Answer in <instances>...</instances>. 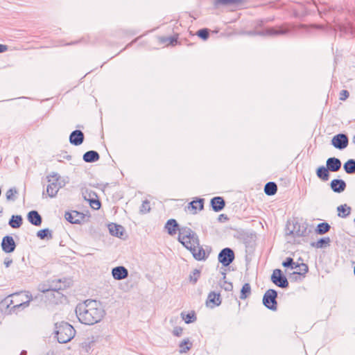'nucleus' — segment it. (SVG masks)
Masks as SVG:
<instances>
[{
  "instance_id": "f257e3e1",
  "label": "nucleus",
  "mask_w": 355,
  "mask_h": 355,
  "mask_svg": "<svg viewBox=\"0 0 355 355\" xmlns=\"http://www.w3.org/2000/svg\"><path fill=\"white\" fill-rule=\"evenodd\" d=\"M75 312L79 322L86 325L99 322L105 314L101 302L90 299L78 304Z\"/></svg>"
},
{
  "instance_id": "f03ea898",
  "label": "nucleus",
  "mask_w": 355,
  "mask_h": 355,
  "mask_svg": "<svg viewBox=\"0 0 355 355\" xmlns=\"http://www.w3.org/2000/svg\"><path fill=\"white\" fill-rule=\"evenodd\" d=\"M293 30L294 26L285 23L280 26L267 27L261 31H248L247 33L249 35L277 37L287 35Z\"/></svg>"
},
{
  "instance_id": "7ed1b4c3",
  "label": "nucleus",
  "mask_w": 355,
  "mask_h": 355,
  "mask_svg": "<svg viewBox=\"0 0 355 355\" xmlns=\"http://www.w3.org/2000/svg\"><path fill=\"white\" fill-rule=\"evenodd\" d=\"M164 229L170 236H174L178 232V241L188 238L193 234V231L189 227L180 226L178 221L174 218L168 219L164 225ZM193 239H195V236H193Z\"/></svg>"
},
{
  "instance_id": "20e7f679",
  "label": "nucleus",
  "mask_w": 355,
  "mask_h": 355,
  "mask_svg": "<svg viewBox=\"0 0 355 355\" xmlns=\"http://www.w3.org/2000/svg\"><path fill=\"white\" fill-rule=\"evenodd\" d=\"M55 337L60 343H67L73 338L76 330L69 323L61 322L55 324Z\"/></svg>"
},
{
  "instance_id": "39448f33",
  "label": "nucleus",
  "mask_w": 355,
  "mask_h": 355,
  "mask_svg": "<svg viewBox=\"0 0 355 355\" xmlns=\"http://www.w3.org/2000/svg\"><path fill=\"white\" fill-rule=\"evenodd\" d=\"M277 291L270 288L266 291L263 296V304L269 310L275 311L277 310Z\"/></svg>"
},
{
  "instance_id": "423d86ee",
  "label": "nucleus",
  "mask_w": 355,
  "mask_h": 355,
  "mask_svg": "<svg viewBox=\"0 0 355 355\" xmlns=\"http://www.w3.org/2000/svg\"><path fill=\"white\" fill-rule=\"evenodd\" d=\"M60 178V175L55 172H52L51 174L47 175L46 179L49 184L47 186L46 192L49 197H55L59 189L61 188V186H58Z\"/></svg>"
},
{
  "instance_id": "0eeeda50",
  "label": "nucleus",
  "mask_w": 355,
  "mask_h": 355,
  "mask_svg": "<svg viewBox=\"0 0 355 355\" xmlns=\"http://www.w3.org/2000/svg\"><path fill=\"white\" fill-rule=\"evenodd\" d=\"M234 252L230 248H225L222 249L218 255V262L224 267L229 266L234 261Z\"/></svg>"
},
{
  "instance_id": "6e6552de",
  "label": "nucleus",
  "mask_w": 355,
  "mask_h": 355,
  "mask_svg": "<svg viewBox=\"0 0 355 355\" xmlns=\"http://www.w3.org/2000/svg\"><path fill=\"white\" fill-rule=\"evenodd\" d=\"M271 282L277 286L282 288H286L289 286L287 277L281 269H275L270 277Z\"/></svg>"
},
{
  "instance_id": "1a4fd4ad",
  "label": "nucleus",
  "mask_w": 355,
  "mask_h": 355,
  "mask_svg": "<svg viewBox=\"0 0 355 355\" xmlns=\"http://www.w3.org/2000/svg\"><path fill=\"white\" fill-rule=\"evenodd\" d=\"M82 195L84 200L89 203L92 209L97 210L101 208V202L95 191L86 189L82 191Z\"/></svg>"
},
{
  "instance_id": "9d476101",
  "label": "nucleus",
  "mask_w": 355,
  "mask_h": 355,
  "mask_svg": "<svg viewBox=\"0 0 355 355\" xmlns=\"http://www.w3.org/2000/svg\"><path fill=\"white\" fill-rule=\"evenodd\" d=\"M331 144L335 148L343 150L345 149L349 144L348 136L345 133L336 134L331 138Z\"/></svg>"
},
{
  "instance_id": "9b49d317",
  "label": "nucleus",
  "mask_w": 355,
  "mask_h": 355,
  "mask_svg": "<svg viewBox=\"0 0 355 355\" xmlns=\"http://www.w3.org/2000/svg\"><path fill=\"white\" fill-rule=\"evenodd\" d=\"M193 234H195V239H193V235L191 236H188V238H184V239L180 241L179 242L186 248L187 249L193 256V254L196 253L197 245H199V237L198 234L193 231Z\"/></svg>"
},
{
  "instance_id": "f8f14e48",
  "label": "nucleus",
  "mask_w": 355,
  "mask_h": 355,
  "mask_svg": "<svg viewBox=\"0 0 355 355\" xmlns=\"http://www.w3.org/2000/svg\"><path fill=\"white\" fill-rule=\"evenodd\" d=\"M1 246L5 253H12L15 250L16 243L12 236L6 235L3 237Z\"/></svg>"
},
{
  "instance_id": "ddd939ff",
  "label": "nucleus",
  "mask_w": 355,
  "mask_h": 355,
  "mask_svg": "<svg viewBox=\"0 0 355 355\" xmlns=\"http://www.w3.org/2000/svg\"><path fill=\"white\" fill-rule=\"evenodd\" d=\"M64 218L71 224H80L85 218V215L78 211H68L64 214Z\"/></svg>"
},
{
  "instance_id": "4468645a",
  "label": "nucleus",
  "mask_w": 355,
  "mask_h": 355,
  "mask_svg": "<svg viewBox=\"0 0 355 355\" xmlns=\"http://www.w3.org/2000/svg\"><path fill=\"white\" fill-rule=\"evenodd\" d=\"M85 140V135L80 130H75L71 132L69 137V143L73 146H80Z\"/></svg>"
},
{
  "instance_id": "2eb2a0df",
  "label": "nucleus",
  "mask_w": 355,
  "mask_h": 355,
  "mask_svg": "<svg viewBox=\"0 0 355 355\" xmlns=\"http://www.w3.org/2000/svg\"><path fill=\"white\" fill-rule=\"evenodd\" d=\"M310 231H308L306 223H295L293 224V228L290 231L289 234L295 236H306Z\"/></svg>"
},
{
  "instance_id": "dca6fc26",
  "label": "nucleus",
  "mask_w": 355,
  "mask_h": 355,
  "mask_svg": "<svg viewBox=\"0 0 355 355\" xmlns=\"http://www.w3.org/2000/svg\"><path fill=\"white\" fill-rule=\"evenodd\" d=\"M221 304V297L219 293L211 291L206 300L207 306L213 309L215 306H218Z\"/></svg>"
},
{
  "instance_id": "f3484780",
  "label": "nucleus",
  "mask_w": 355,
  "mask_h": 355,
  "mask_svg": "<svg viewBox=\"0 0 355 355\" xmlns=\"http://www.w3.org/2000/svg\"><path fill=\"white\" fill-rule=\"evenodd\" d=\"M112 275L115 280H122L128 277V270L123 266H119L112 269Z\"/></svg>"
},
{
  "instance_id": "a211bd4d",
  "label": "nucleus",
  "mask_w": 355,
  "mask_h": 355,
  "mask_svg": "<svg viewBox=\"0 0 355 355\" xmlns=\"http://www.w3.org/2000/svg\"><path fill=\"white\" fill-rule=\"evenodd\" d=\"M210 206L215 212H220L225 207V200L221 196H215L210 200Z\"/></svg>"
},
{
  "instance_id": "6ab92c4d",
  "label": "nucleus",
  "mask_w": 355,
  "mask_h": 355,
  "mask_svg": "<svg viewBox=\"0 0 355 355\" xmlns=\"http://www.w3.org/2000/svg\"><path fill=\"white\" fill-rule=\"evenodd\" d=\"M335 30L338 31L345 34H355V25L351 22H347L345 24H336L335 26Z\"/></svg>"
},
{
  "instance_id": "aec40b11",
  "label": "nucleus",
  "mask_w": 355,
  "mask_h": 355,
  "mask_svg": "<svg viewBox=\"0 0 355 355\" xmlns=\"http://www.w3.org/2000/svg\"><path fill=\"white\" fill-rule=\"evenodd\" d=\"M347 184L345 180L342 179H334L330 182L331 189L337 193L343 192L346 189Z\"/></svg>"
},
{
  "instance_id": "412c9836",
  "label": "nucleus",
  "mask_w": 355,
  "mask_h": 355,
  "mask_svg": "<svg viewBox=\"0 0 355 355\" xmlns=\"http://www.w3.org/2000/svg\"><path fill=\"white\" fill-rule=\"evenodd\" d=\"M326 166L331 172H337L340 169L342 162L338 158L332 157L327 159Z\"/></svg>"
},
{
  "instance_id": "4be33fe9",
  "label": "nucleus",
  "mask_w": 355,
  "mask_h": 355,
  "mask_svg": "<svg viewBox=\"0 0 355 355\" xmlns=\"http://www.w3.org/2000/svg\"><path fill=\"white\" fill-rule=\"evenodd\" d=\"M27 220L35 226H40L42 223V218L36 210H31L27 214Z\"/></svg>"
},
{
  "instance_id": "5701e85b",
  "label": "nucleus",
  "mask_w": 355,
  "mask_h": 355,
  "mask_svg": "<svg viewBox=\"0 0 355 355\" xmlns=\"http://www.w3.org/2000/svg\"><path fill=\"white\" fill-rule=\"evenodd\" d=\"M198 250L196 253L193 254V258L197 261H205L209 254V252L207 253L206 251L211 250V248L209 246H206V249H204L202 245L199 243V245H197Z\"/></svg>"
},
{
  "instance_id": "b1692460",
  "label": "nucleus",
  "mask_w": 355,
  "mask_h": 355,
  "mask_svg": "<svg viewBox=\"0 0 355 355\" xmlns=\"http://www.w3.org/2000/svg\"><path fill=\"white\" fill-rule=\"evenodd\" d=\"M109 232L112 236L121 238L124 233V227L116 223H112L108 225Z\"/></svg>"
},
{
  "instance_id": "393cba45",
  "label": "nucleus",
  "mask_w": 355,
  "mask_h": 355,
  "mask_svg": "<svg viewBox=\"0 0 355 355\" xmlns=\"http://www.w3.org/2000/svg\"><path fill=\"white\" fill-rule=\"evenodd\" d=\"M99 159V153L94 150L87 151L83 156V159L86 163H94L98 161Z\"/></svg>"
},
{
  "instance_id": "a878e982",
  "label": "nucleus",
  "mask_w": 355,
  "mask_h": 355,
  "mask_svg": "<svg viewBox=\"0 0 355 355\" xmlns=\"http://www.w3.org/2000/svg\"><path fill=\"white\" fill-rule=\"evenodd\" d=\"M198 205V210L201 211L204 209L205 199L202 198H196L192 201L188 203V209L193 210V214L197 213V206Z\"/></svg>"
},
{
  "instance_id": "bb28decb",
  "label": "nucleus",
  "mask_w": 355,
  "mask_h": 355,
  "mask_svg": "<svg viewBox=\"0 0 355 355\" xmlns=\"http://www.w3.org/2000/svg\"><path fill=\"white\" fill-rule=\"evenodd\" d=\"M329 171H330L328 169L327 166H320L316 169V175L321 180L326 182V181L329 180V176H330Z\"/></svg>"
},
{
  "instance_id": "cd10ccee",
  "label": "nucleus",
  "mask_w": 355,
  "mask_h": 355,
  "mask_svg": "<svg viewBox=\"0 0 355 355\" xmlns=\"http://www.w3.org/2000/svg\"><path fill=\"white\" fill-rule=\"evenodd\" d=\"M23 224V218L21 215H12L8 220V225L12 228H19Z\"/></svg>"
},
{
  "instance_id": "c85d7f7f",
  "label": "nucleus",
  "mask_w": 355,
  "mask_h": 355,
  "mask_svg": "<svg viewBox=\"0 0 355 355\" xmlns=\"http://www.w3.org/2000/svg\"><path fill=\"white\" fill-rule=\"evenodd\" d=\"M331 239L329 236L319 239L315 242H312L311 245L316 248H324L330 245Z\"/></svg>"
},
{
  "instance_id": "c756f323",
  "label": "nucleus",
  "mask_w": 355,
  "mask_h": 355,
  "mask_svg": "<svg viewBox=\"0 0 355 355\" xmlns=\"http://www.w3.org/2000/svg\"><path fill=\"white\" fill-rule=\"evenodd\" d=\"M277 191V186L275 182H268L264 186V193L269 196H274Z\"/></svg>"
},
{
  "instance_id": "7c9ffc66",
  "label": "nucleus",
  "mask_w": 355,
  "mask_h": 355,
  "mask_svg": "<svg viewBox=\"0 0 355 355\" xmlns=\"http://www.w3.org/2000/svg\"><path fill=\"white\" fill-rule=\"evenodd\" d=\"M331 229V225L327 222L320 223L317 225L315 232L317 234L322 235L328 232Z\"/></svg>"
},
{
  "instance_id": "2f4dec72",
  "label": "nucleus",
  "mask_w": 355,
  "mask_h": 355,
  "mask_svg": "<svg viewBox=\"0 0 355 355\" xmlns=\"http://www.w3.org/2000/svg\"><path fill=\"white\" fill-rule=\"evenodd\" d=\"M282 265L285 268L293 270L297 268L298 266H300V263L294 261L292 257H288L282 261Z\"/></svg>"
},
{
  "instance_id": "473e14b6",
  "label": "nucleus",
  "mask_w": 355,
  "mask_h": 355,
  "mask_svg": "<svg viewBox=\"0 0 355 355\" xmlns=\"http://www.w3.org/2000/svg\"><path fill=\"white\" fill-rule=\"evenodd\" d=\"M351 207L346 204L341 205L337 207L338 216L340 218H347L351 213Z\"/></svg>"
},
{
  "instance_id": "72a5a7b5",
  "label": "nucleus",
  "mask_w": 355,
  "mask_h": 355,
  "mask_svg": "<svg viewBox=\"0 0 355 355\" xmlns=\"http://www.w3.org/2000/svg\"><path fill=\"white\" fill-rule=\"evenodd\" d=\"M343 169L346 173L352 175L355 173V159H349L343 164Z\"/></svg>"
},
{
  "instance_id": "f704fd0d",
  "label": "nucleus",
  "mask_w": 355,
  "mask_h": 355,
  "mask_svg": "<svg viewBox=\"0 0 355 355\" xmlns=\"http://www.w3.org/2000/svg\"><path fill=\"white\" fill-rule=\"evenodd\" d=\"M36 235L41 240H50L53 238L52 232L49 228L37 231Z\"/></svg>"
},
{
  "instance_id": "c9c22d12",
  "label": "nucleus",
  "mask_w": 355,
  "mask_h": 355,
  "mask_svg": "<svg viewBox=\"0 0 355 355\" xmlns=\"http://www.w3.org/2000/svg\"><path fill=\"white\" fill-rule=\"evenodd\" d=\"M193 344L189 340V338L184 339L182 342L179 344L180 350L179 352L180 354L187 353L190 349L192 347Z\"/></svg>"
},
{
  "instance_id": "e433bc0d",
  "label": "nucleus",
  "mask_w": 355,
  "mask_h": 355,
  "mask_svg": "<svg viewBox=\"0 0 355 355\" xmlns=\"http://www.w3.org/2000/svg\"><path fill=\"white\" fill-rule=\"evenodd\" d=\"M182 319L184 320L186 324H191L196 321L197 317L194 311L185 314L184 313H181Z\"/></svg>"
},
{
  "instance_id": "4c0bfd02",
  "label": "nucleus",
  "mask_w": 355,
  "mask_h": 355,
  "mask_svg": "<svg viewBox=\"0 0 355 355\" xmlns=\"http://www.w3.org/2000/svg\"><path fill=\"white\" fill-rule=\"evenodd\" d=\"M251 294V286L249 283H245L240 292V299L245 300Z\"/></svg>"
},
{
  "instance_id": "58836bf2",
  "label": "nucleus",
  "mask_w": 355,
  "mask_h": 355,
  "mask_svg": "<svg viewBox=\"0 0 355 355\" xmlns=\"http://www.w3.org/2000/svg\"><path fill=\"white\" fill-rule=\"evenodd\" d=\"M28 293H29L28 292L27 294L26 295V297L28 298L26 301H24L19 304L14 305L12 307L11 310H12L13 311H15L19 310L20 309H23L28 307L30 304L31 300H32V295L31 294L29 295Z\"/></svg>"
},
{
  "instance_id": "ea45409f",
  "label": "nucleus",
  "mask_w": 355,
  "mask_h": 355,
  "mask_svg": "<svg viewBox=\"0 0 355 355\" xmlns=\"http://www.w3.org/2000/svg\"><path fill=\"white\" fill-rule=\"evenodd\" d=\"M17 194H18V191L16 187L10 188L6 193L7 201L15 202L17 199Z\"/></svg>"
},
{
  "instance_id": "a19ab883",
  "label": "nucleus",
  "mask_w": 355,
  "mask_h": 355,
  "mask_svg": "<svg viewBox=\"0 0 355 355\" xmlns=\"http://www.w3.org/2000/svg\"><path fill=\"white\" fill-rule=\"evenodd\" d=\"M243 0H214V5L217 6H228L237 5L242 2Z\"/></svg>"
},
{
  "instance_id": "79ce46f5",
  "label": "nucleus",
  "mask_w": 355,
  "mask_h": 355,
  "mask_svg": "<svg viewBox=\"0 0 355 355\" xmlns=\"http://www.w3.org/2000/svg\"><path fill=\"white\" fill-rule=\"evenodd\" d=\"M196 35L200 39L205 41L209 37L210 31L207 28H200L197 31Z\"/></svg>"
},
{
  "instance_id": "37998d69",
  "label": "nucleus",
  "mask_w": 355,
  "mask_h": 355,
  "mask_svg": "<svg viewBox=\"0 0 355 355\" xmlns=\"http://www.w3.org/2000/svg\"><path fill=\"white\" fill-rule=\"evenodd\" d=\"M298 268H300V271H294L291 274V275L294 276V275H299L304 277L305 275L309 271V267H308L307 264L304 263H300V266H298Z\"/></svg>"
},
{
  "instance_id": "c03bdc74",
  "label": "nucleus",
  "mask_w": 355,
  "mask_h": 355,
  "mask_svg": "<svg viewBox=\"0 0 355 355\" xmlns=\"http://www.w3.org/2000/svg\"><path fill=\"white\" fill-rule=\"evenodd\" d=\"M201 271L200 269H194L189 275V281L193 284H196L200 276Z\"/></svg>"
},
{
  "instance_id": "a18cd8bd",
  "label": "nucleus",
  "mask_w": 355,
  "mask_h": 355,
  "mask_svg": "<svg viewBox=\"0 0 355 355\" xmlns=\"http://www.w3.org/2000/svg\"><path fill=\"white\" fill-rule=\"evenodd\" d=\"M150 210V202L148 200L143 201L141 206L140 207V212L142 214H146Z\"/></svg>"
},
{
  "instance_id": "49530a36",
  "label": "nucleus",
  "mask_w": 355,
  "mask_h": 355,
  "mask_svg": "<svg viewBox=\"0 0 355 355\" xmlns=\"http://www.w3.org/2000/svg\"><path fill=\"white\" fill-rule=\"evenodd\" d=\"M177 40H178V37L176 36L173 35V36H170L168 37H162L161 42L162 43H164V42L168 41L171 44L173 45L175 43L177 42Z\"/></svg>"
},
{
  "instance_id": "de8ad7c7",
  "label": "nucleus",
  "mask_w": 355,
  "mask_h": 355,
  "mask_svg": "<svg viewBox=\"0 0 355 355\" xmlns=\"http://www.w3.org/2000/svg\"><path fill=\"white\" fill-rule=\"evenodd\" d=\"M221 288H223L226 291H231L233 289V284L232 282H228L227 281L224 282L223 284L220 285Z\"/></svg>"
},
{
  "instance_id": "09e8293b",
  "label": "nucleus",
  "mask_w": 355,
  "mask_h": 355,
  "mask_svg": "<svg viewBox=\"0 0 355 355\" xmlns=\"http://www.w3.org/2000/svg\"><path fill=\"white\" fill-rule=\"evenodd\" d=\"M349 96V92L346 89H343L340 92L339 99L340 101H345Z\"/></svg>"
},
{
  "instance_id": "8fccbe9b",
  "label": "nucleus",
  "mask_w": 355,
  "mask_h": 355,
  "mask_svg": "<svg viewBox=\"0 0 355 355\" xmlns=\"http://www.w3.org/2000/svg\"><path fill=\"white\" fill-rule=\"evenodd\" d=\"M63 289H64V288L62 287V286H61V285H60V286H57V285H55L54 287H53V286H52L51 288H49V289L44 290V291H43V292H46V291H55V292H57L58 294H60L59 291H60V290H63Z\"/></svg>"
},
{
  "instance_id": "3c124183",
  "label": "nucleus",
  "mask_w": 355,
  "mask_h": 355,
  "mask_svg": "<svg viewBox=\"0 0 355 355\" xmlns=\"http://www.w3.org/2000/svg\"><path fill=\"white\" fill-rule=\"evenodd\" d=\"M182 331L183 329L182 327H176L173 329V334L174 336L179 337L182 335Z\"/></svg>"
},
{
  "instance_id": "603ef678",
  "label": "nucleus",
  "mask_w": 355,
  "mask_h": 355,
  "mask_svg": "<svg viewBox=\"0 0 355 355\" xmlns=\"http://www.w3.org/2000/svg\"><path fill=\"white\" fill-rule=\"evenodd\" d=\"M1 303L3 304V305H6L8 307H9V306L13 303V301L12 300H9V297H8L5 298Z\"/></svg>"
},
{
  "instance_id": "864d4df0",
  "label": "nucleus",
  "mask_w": 355,
  "mask_h": 355,
  "mask_svg": "<svg viewBox=\"0 0 355 355\" xmlns=\"http://www.w3.org/2000/svg\"><path fill=\"white\" fill-rule=\"evenodd\" d=\"M227 220H228L227 216L224 214H222L219 215V216H218V220L220 222H222L223 220L226 221Z\"/></svg>"
},
{
  "instance_id": "5fc2aeb1",
  "label": "nucleus",
  "mask_w": 355,
  "mask_h": 355,
  "mask_svg": "<svg viewBox=\"0 0 355 355\" xmlns=\"http://www.w3.org/2000/svg\"><path fill=\"white\" fill-rule=\"evenodd\" d=\"M12 263V260L10 259H8V258L5 259L4 262H3V263L6 268L9 267Z\"/></svg>"
},
{
  "instance_id": "6e6d98bb",
  "label": "nucleus",
  "mask_w": 355,
  "mask_h": 355,
  "mask_svg": "<svg viewBox=\"0 0 355 355\" xmlns=\"http://www.w3.org/2000/svg\"><path fill=\"white\" fill-rule=\"evenodd\" d=\"M8 50V46L6 44H0V53H3Z\"/></svg>"
},
{
  "instance_id": "4d7b16f0",
  "label": "nucleus",
  "mask_w": 355,
  "mask_h": 355,
  "mask_svg": "<svg viewBox=\"0 0 355 355\" xmlns=\"http://www.w3.org/2000/svg\"><path fill=\"white\" fill-rule=\"evenodd\" d=\"M62 157H63L64 159H67V160H71V158H72L71 155H67V154L64 155L62 156Z\"/></svg>"
},
{
  "instance_id": "13d9d810",
  "label": "nucleus",
  "mask_w": 355,
  "mask_h": 355,
  "mask_svg": "<svg viewBox=\"0 0 355 355\" xmlns=\"http://www.w3.org/2000/svg\"><path fill=\"white\" fill-rule=\"evenodd\" d=\"M64 184H65L64 182L60 179L59 184H58V186H61V188H62V187L64 186Z\"/></svg>"
},
{
  "instance_id": "bf43d9fd",
  "label": "nucleus",
  "mask_w": 355,
  "mask_h": 355,
  "mask_svg": "<svg viewBox=\"0 0 355 355\" xmlns=\"http://www.w3.org/2000/svg\"><path fill=\"white\" fill-rule=\"evenodd\" d=\"M222 275H223V279H226V273L225 271H223L221 272Z\"/></svg>"
},
{
  "instance_id": "052dcab7",
  "label": "nucleus",
  "mask_w": 355,
  "mask_h": 355,
  "mask_svg": "<svg viewBox=\"0 0 355 355\" xmlns=\"http://www.w3.org/2000/svg\"><path fill=\"white\" fill-rule=\"evenodd\" d=\"M225 281H226V279H223V278H222V279H221V280H220V285H221L222 284H223Z\"/></svg>"
},
{
  "instance_id": "680f3d73",
  "label": "nucleus",
  "mask_w": 355,
  "mask_h": 355,
  "mask_svg": "<svg viewBox=\"0 0 355 355\" xmlns=\"http://www.w3.org/2000/svg\"><path fill=\"white\" fill-rule=\"evenodd\" d=\"M17 295H19V293H14V294L10 295L9 297H12V296Z\"/></svg>"
},
{
  "instance_id": "e2e57ef3",
  "label": "nucleus",
  "mask_w": 355,
  "mask_h": 355,
  "mask_svg": "<svg viewBox=\"0 0 355 355\" xmlns=\"http://www.w3.org/2000/svg\"><path fill=\"white\" fill-rule=\"evenodd\" d=\"M3 212V208L0 207V214Z\"/></svg>"
},
{
  "instance_id": "0e129e2a",
  "label": "nucleus",
  "mask_w": 355,
  "mask_h": 355,
  "mask_svg": "<svg viewBox=\"0 0 355 355\" xmlns=\"http://www.w3.org/2000/svg\"><path fill=\"white\" fill-rule=\"evenodd\" d=\"M353 142H354V144H355V135H354V137H353Z\"/></svg>"
},
{
  "instance_id": "69168bd1",
  "label": "nucleus",
  "mask_w": 355,
  "mask_h": 355,
  "mask_svg": "<svg viewBox=\"0 0 355 355\" xmlns=\"http://www.w3.org/2000/svg\"><path fill=\"white\" fill-rule=\"evenodd\" d=\"M354 276H355V265H354Z\"/></svg>"
},
{
  "instance_id": "338daca9",
  "label": "nucleus",
  "mask_w": 355,
  "mask_h": 355,
  "mask_svg": "<svg viewBox=\"0 0 355 355\" xmlns=\"http://www.w3.org/2000/svg\"><path fill=\"white\" fill-rule=\"evenodd\" d=\"M262 23H263V21H261L259 25L261 26Z\"/></svg>"
}]
</instances>
